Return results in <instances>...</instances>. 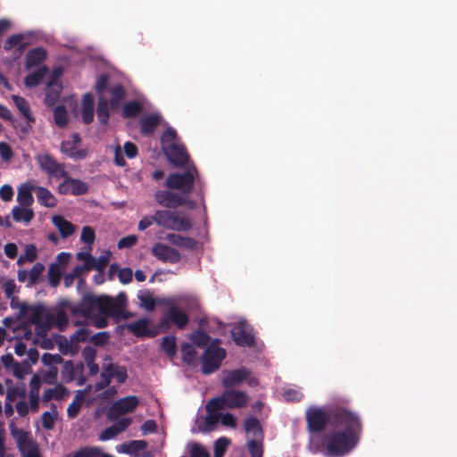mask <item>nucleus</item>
I'll use <instances>...</instances> for the list:
<instances>
[{
    "instance_id": "9d476101",
    "label": "nucleus",
    "mask_w": 457,
    "mask_h": 457,
    "mask_svg": "<svg viewBox=\"0 0 457 457\" xmlns=\"http://www.w3.org/2000/svg\"><path fill=\"white\" fill-rule=\"evenodd\" d=\"M63 181L58 187V192L61 195L71 194L72 195H83L87 194L88 186L83 180L79 179L71 178L67 172L66 176H63Z\"/></svg>"
},
{
    "instance_id": "a19ab883",
    "label": "nucleus",
    "mask_w": 457,
    "mask_h": 457,
    "mask_svg": "<svg viewBox=\"0 0 457 457\" xmlns=\"http://www.w3.org/2000/svg\"><path fill=\"white\" fill-rule=\"evenodd\" d=\"M128 329L136 337L148 336V321L145 319L138 320L128 325Z\"/></svg>"
},
{
    "instance_id": "2eb2a0df",
    "label": "nucleus",
    "mask_w": 457,
    "mask_h": 457,
    "mask_svg": "<svg viewBox=\"0 0 457 457\" xmlns=\"http://www.w3.org/2000/svg\"><path fill=\"white\" fill-rule=\"evenodd\" d=\"M164 322H170L179 329H184L189 322V318L188 315L177 305L171 304L164 314Z\"/></svg>"
},
{
    "instance_id": "cd10ccee",
    "label": "nucleus",
    "mask_w": 457,
    "mask_h": 457,
    "mask_svg": "<svg viewBox=\"0 0 457 457\" xmlns=\"http://www.w3.org/2000/svg\"><path fill=\"white\" fill-rule=\"evenodd\" d=\"M207 415L204 420L198 425V428L202 432H211L214 430L218 421L220 420V413L217 412L219 410H208L207 404L205 405Z\"/></svg>"
},
{
    "instance_id": "c756f323",
    "label": "nucleus",
    "mask_w": 457,
    "mask_h": 457,
    "mask_svg": "<svg viewBox=\"0 0 457 457\" xmlns=\"http://www.w3.org/2000/svg\"><path fill=\"white\" fill-rule=\"evenodd\" d=\"M46 58V51L43 47L30 49L26 54V67L32 68L39 65Z\"/></svg>"
},
{
    "instance_id": "49530a36",
    "label": "nucleus",
    "mask_w": 457,
    "mask_h": 457,
    "mask_svg": "<svg viewBox=\"0 0 457 457\" xmlns=\"http://www.w3.org/2000/svg\"><path fill=\"white\" fill-rule=\"evenodd\" d=\"M192 343L198 347H204L210 342L211 337L202 329H196L190 335Z\"/></svg>"
},
{
    "instance_id": "37998d69",
    "label": "nucleus",
    "mask_w": 457,
    "mask_h": 457,
    "mask_svg": "<svg viewBox=\"0 0 457 457\" xmlns=\"http://www.w3.org/2000/svg\"><path fill=\"white\" fill-rule=\"evenodd\" d=\"M23 38L24 37L22 34H13L6 38L4 48L6 51H10L14 46H18L20 52H22L27 46L26 44L22 43Z\"/></svg>"
},
{
    "instance_id": "f03ea898",
    "label": "nucleus",
    "mask_w": 457,
    "mask_h": 457,
    "mask_svg": "<svg viewBox=\"0 0 457 457\" xmlns=\"http://www.w3.org/2000/svg\"><path fill=\"white\" fill-rule=\"evenodd\" d=\"M127 303L125 292L119 293L115 297L87 293L79 303L71 304L69 311L73 316L92 319L96 328H104L108 326V318L119 322L129 317L130 313L126 312Z\"/></svg>"
},
{
    "instance_id": "6e6552de",
    "label": "nucleus",
    "mask_w": 457,
    "mask_h": 457,
    "mask_svg": "<svg viewBox=\"0 0 457 457\" xmlns=\"http://www.w3.org/2000/svg\"><path fill=\"white\" fill-rule=\"evenodd\" d=\"M226 357L225 349H213L207 347L202 356V372L209 375L219 370Z\"/></svg>"
},
{
    "instance_id": "2f4dec72",
    "label": "nucleus",
    "mask_w": 457,
    "mask_h": 457,
    "mask_svg": "<svg viewBox=\"0 0 457 457\" xmlns=\"http://www.w3.org/2000/svg\"><path fill=\"white\" fill-rule=\"evenodd\" d=\"M245 430L247 434H251L253 438L262 439L263 430L260 421L255 417H247L245 420Z\"/></svg>"
},
{
    "instance_id": "c9c22d12",
    "label": "nucleus",
    "mask_w": 457,
    "mask_h": 457,
    "mask_svg": "<svg viewBox=\"0 0 457 457\" xmlns=\"http://www.w3.org/2000/svg\"><path fill=\"white\" fill-rule=\"evenodd\" d=\"M23 457H41L37 444L30 438L24 440L21 445H17Z\"/></svg>"
},
{
    "instance_id": "e2e57ef3",
    "label": "nucleus",
    "mask_w": 457,
    "mask_h": 457,
    "mask_svg": "<svg viewBox=\"0 0 457 457\" xmlns=\"http://www.w3.org/2000/svg\"><path fill=\"white\" fill-rule=\"evenodd\" d=\"M190 457H210V454L202 445L195 443L190 449Z\"/></svg>"
},
{
    "instance_id": "f704fd0d",
    "label": "nucleus",
    "mask_w": 457,
    "mask_h": 457,
    "mask_svg": "<svg viewBox=\"0 0 457 457\" xmlns=\"http://www.w3.org/2000/svg\"><path fill=\"white\" fill-rule=\"evenodd\" d=\"M143 111V104L137 100L127 102L121 111L123 118H135Z\"/></svg>"
},
{
    "instance_id": "c85d7f7f",
    "label": "nucleus",
    "mask_w": 457,
    "mask_h": 457,
    "mask_svg": "<svg viewBox=\"0 0 457 457\" xmlns=\"http://www.w3.org/2000/svg\"><path fill=\"white\" fill-rule=\"evenodd\" d=\"M34 187L29 183H23L18 188L17 194V202L21 206H31L34 198L32 195V191Z\"/></svg>"
},
{
    "instance_id": "bf43d9fd",
    "label": "nucleus",
    "mask_w": 457,
    "mask_h": 457,
    "mask_svg": "<svg viewBox=\"0 0 457 457\" xmlns=\"http://www.w3.org/2000/svg\"><path fill=\"white\" fill-rule=\"evenodd\" d=\"M58 378V369L56 367H51L48 370L43 374V381L47 385L55 384Z\"/></svg>"
},
{
    "instance_id": "f3484780",
    "label": "nucleus",
    "mask_w": 457,
    "mask_h": 457,
    "mask_svg": "<svg viewBox=\"0 0 457 457\" xmlns=\"http://www.w3.org/2000/svg\"><path fill=\"white\" fill-rule=\"evenodd\" d=\"M231 336L238 346L252 347L255 345L254 336L251 332L246 331L243 325L234 327L231 330Z\"/></svg>"
},
{
    "instance_id": "0eeeda50",
    "label": "nucleus",
    "mask_w": 457,
    "mask_h": 457,
    "mask_svg": "<svg viewBox=\"0 0 457 457\" xmlns=\"http://www.w3.org/2000/svg\"><path fill=\"white\" fill-rule=\"evenodd\" d=\"M139 404V399L136 395H129L115 401L108 410V419L115 420L120 416L133 412Z\"/></svg>"
},
{
    "instance_id": "338daca9",
    "label": "nucleus",
    "mask_w": 457,
    "mask_h": 457,
    "mask_svg": "<svg viewBox=\"0 0 457 457\" xmlns=\"http://www.w3.org/2000/svg\"><path fill=\"white\" fill-rule=\"evenodd\" d=\"M137 237L135 235H129L120 238L118 242V248H129L136 245Z\"/></svg>"
},
{
    "instance_id": "412c9836",
    "label": "nucleus",
    "mask_w": 457,
    "mask_h": 457,
    "mask_svg": "<svg viewBox=\"0 0 457 457\" xmlns=\"http://www.w3.org/2000/svg\"><path fill=\"white\" fill-rule=\"evenodd\" d=\"M62 89V84L56 79H52L46 89L45 104L54 106L60 97Z\"/></svg>"
},
{
    "instance_id": "ea45409f",
    "label": "nucleus",
    "mask_w": 457,
    "mask_h": 457,
    "mask_svg": "<svg viewBox=\"0 0 457 457\" xmlns=\"http://www.w3.org/2000/svg\"><path fill=\"white\" fill-rule=\"evenodd\" d=\"M109 103L105 96H99L98 104L96 107V115L99 122L103 125H106L109 120Z\"/></svg>"
},
{
    "instance_id": "680f3d73",
    "label": "nucleus",
    "mask_w": 457,
    "mask_h": 457,
    "mask_svg": "<svg viewBox=\"0 0 457 457\" xmlns=\"http://www.w3.org/2000/svg\"><path fill=\"white\" fill-rule=\"evenodd\" d=\"M109 340V334L105 331L98 332L93 335L89 341L97 346L104 345Z\"/></svg>"
},
{
    "instance_id": "58836bf2",
    "label": "nucleus",
    "mask_w": 457,
    "mask_h": 457,
    "mask_svg": "<svg viewBox=\"0 0 457 457\" xmlns=\"http://www.w3.org/2000/svg\"><path fill=\"white\" fill-rule=\"evenodd\" d=\"M161 349L170 358L173 359L177 353V339L175 336H166L161 343Z\"/></svg>"
},
{
    "instance_id": "4be33fe9",
    "label": "nucleus",
    "mask_w": 457,
    "mask_h": 457,
    "mask_svg": "<svg viewBox=\"0 0 457 457\" xmlns=\"http://www.w3.org/2000/svg\"><path fill=\"white\" fill-rule=\"evenodd\" d=\"M68 316L63 311H59L54 315L50 313L46 314L45 324L46 329L54 326L60 330H63L68 326Z\"/></svg>"
},
{
    "instance_id": "c03bdc74",
    "label": "nucleus",
    "mask_w": 457,
    "mask_h": 457,
    "mask_svg": "<svg viewBox=\"0 0 457 457\" xmlns=\"http://www.w3.org/2000/svg\"><path fill=\"white\" fill-rule=\"evenodd\" d=\"M54 120L59 128L67 126L69 118L66 107L64 105H58L54 110Z\"/></svg>"
},
{
    "instance_id": "bb28decb",
    "label": "nucleus",
    "mask_w": 457,
    "mask_h": 457,
    "mask_svg": "<svg viewBox=\"0 0 457 457\" xmlns=\"http://www.w3.org/2000/svg\"><path fill=\"white\" fill-rule=\"evenodd\" d=\"M147 447V442L145 440H132L129 443H124L116 446V450L120 453H127L130 455L137 454L139 451Z\"/></svg>"
},
{
    "instance_id": "774afa93",
    "label": "nucleus",
    "mask_w": 457,
    "mask_h": 457,
    "mask_svg": "<svg viewBox=\"0 0 457 457\" xmlns=\"http://www.w3.org/2000/svg\"><path fill=\"white\" fill-rule=\"evenodd\" d=\"M133 272L130 268L120 269L118 272V278L120 283L129 284L132 281Z\"/></svg>"
},
{
    "instance_id": "1a4fd4ad",
    "label": "nucleus",
    "mask_w": 457,
    "mask_h": 457,
    "mask_svg": "<svg viewBox=\"0 0 457 457\" xmlns=\"http://www.w3.org/2000/svg\"><path fill=\"white\" fill-rule=\"evenodd\" d=\"M331 414L332 412L328 415L326 411L321 408H309L306 411L308 430L312 433L321 432L325 428L328 419H331Z\"/></svg>"
},
{
    "instance_id": "f8f14e48",
    "label": "nucleus",
    "mask_w": 457,
    "mask_h": 457,
    "mask_svg": "<svg viewBox=\"0 0 457 457\" xmlns=\"http://www.w3.org/2000/svg\"><path fill=\"white\" fill-rule=\"evenodd\" d=\"M163 151L169 162L176 167H183L188 162L189 155L183 145L172 143Z\"/></svg>"
},
{
    "instance_id": "5fc2aeb1",
    "label": "nucleus",
    "mask_w": 457,
    "mask_h": 457,
    "mask_svg": "<svg viewBox=\"0 0 457 457\" xmlns=\"http://www.w3.org/2000/svg\"><path fill=\"white\" fill-rule=\"evenodd\" d=\"M261 439L253 438L247 442V448L252 457H262V446L259 442Z\"/></svg>"
},
{
    "instance_id": "7ed1b4c3",
    "label": "nucleus",
    "mask_w": 457,
    "mask_h": 457,
    "mask_svg": "<svg viewBox=\"0 0 457 457\" xmlns=\"http://www.w3.org/2000/svg\"><path fill=\"white\" fill-rule=\"evenodd\" d=\"M165 187L171 190H179L180 194H191L195 185L198 186L197 195L204 202V190L199 179L197 169L193 165L182 173H170L166 180Z\"/></svg>"
},
{
    "instance_id": "ddd939ff",
    "label": "nucleus",
    "mask_w": 457,
    "mask_h": 457,
    "mask_svg": "<svg viewBox=\"0 0 457 457\" xmlns=\"http://www.w3.org/2000/svg\"><path fill=\"white\" fill-rule=\"evenodd\" d=\"M152 253L163 262L177 263L181 259L178 250L162 243H157L153 246Z\"/></svg>"
},
{
    "instance_id": "6e6d98bb",
    "label": "nucleus",
    "mask_w": 457,
    "mask_h": 457,
    "mask_svg": "<svg viewBox=\"0 0 457 457\" xmlns=\"http://www.w3.org/2000/svg\"><path fill=\"white\" fill-rule=\"evenodd\" d=\"M62 361H63L62 357L58 353L52 354L49 353H46L42 356L43 364L46 366H49L50 368L55 367L56 364L62 363Z\"/></svg>"
},
{
    "instance_id": "f257e3e1",
    "label": "nucleus",
    "mask_w": 457,
    "mask_h": 457,
    "mask_svg": "<svg viewBox=\"0 0 457 457\" xmlns=\"http://www.w3.org/2000/svg\"><path fill=\"white\" fill-rule=\"evenodd\" d=\"M331 421L336 429L326 436L324 444L317 445V451L326 457H343L359 443L362 423L355 412L345 407L332 411Z\"/></svg>"
},
{
    "instance_id": "69168bd1",
    "label": "nucleus",
    "mask_w": 457,
    "mask_h": 457,
    "mask_svg": "<svg viewBox=\"0 0 457 457\" xmlns=\"http://www.w3.org/2000/svg\"><path fill=\"white\" fill-rule=\"evenodd\" d=\"M220 420L221 424L225 427H229L232 428H236L237 427V419L233 414L229 412H226L224 414L220 413Z\"/></svg>"
},
{
    "instance_id": "393cba45",
    "label": "nucleus",
    "mask_w": 457,
    "mask_h": 457,
    "mask_svg": "<svg viewBox=\"0 0 457 457\" xmlns=\"http://www.w3.org/2000/svg\"><path fill=\"white\" fill-rule=\"evenodd\" d=\"M12 216L16 222L29 224L34 219L35 213L30 206H21L19 204L12 208Z\"/></svg>"
},
{
    "instance_id": "dca6fc26",
    "label": "nucleus",
    "mask_w": 457,
    "mask_h": 457,
    "mask_svg": "<svg viewBox=\"0 0 457 457\" xmlns=\"http://www.w3.org/2000/svg\"><path fill=\"white\" fill-rule=\"evenodd\" d=\"M250 374L251 371L247 368L228 370L222 378L221 385L224 388H233L247 379Z\"/></svg>"
},
{
    "instance_id": "4d7b16f0",
    "label": "nucleus",
    "mask_w": 457,
    "mask_h": 457,
    "mask_svg": "<svg viewBox=\"0 0 457 457\" xmlns=\"http://www.w3.org/2000/svg\"><path fill=\"white\" fill-rule=\"evenodd\" d=\"M80 239L82 242L87 245H92L96 239V233L93 228L90 226H85L82 228Z\"/></svg>"
},
{
    "instance_id": "aec40b11",
    "label": "nucleus",
    "mask_w": 457,
    "mask_h": 457,
    "mask_svg": "<svg viewBox=\"0 0 457 457\" xmlns=\"http://www.w3.org/2000/svg\"><path fill=\"white\" fill-rule=\"evenodd\" d=\"M101 377L115 378L119 384H123L128 378L127 370L124 366L109 363L104 368Z\"/></svg>"
},
{
    "instance_id": "0e129e2a",
    "label": "nucleus",
    "mask_w": 457,
    "mask_h": 457,
    "mask_svg": "<svg viewBox=\"0 0 457 457\" xmlns=\"http://www.w3.org/2000/svg\"><path fill=\"white\" fill-rule=\"evenodd\" d=\"M120 433L116 430V428L112 425L104 429L99 435L100 441H108L114 438Z\"/></svg>"
},
{
    "instance_id": "423d86ee",
    "label": "nucleus",
    "mask_w": 457,
    "mask_h": 457,
    "mask_svg": "<svg viewBox=\"0 0 457 457\" xmlns=\"http://www.w3.org/2000/svg\"><path fill=\"white\" fill-rule=\"evenodd\" d=\"M39 169L54 179H62L67 175L65 165L58 162L57 160L48 153L38 154L35 157Z\"/></svg>"
},
{
    "instance_id": "a18cd8bd",
    "label": "nucleus",
    "mask_w": 457,
    "mask_h": 457,
    "mask_svg": "<svg viewBox=\"0 0 457 457\" xmlns=\"http://www.w3.org/2000/svg\"><path fill=\"white\" fill-rule=\"evenodd\" d=\"M11 369L12 375L18 379H23L27 374L31 372L29 361H22L21 362L17 361Z\"/></svg>"
},
{
    "instance_id": "09e8293b",
    "label": "nucleus",
    "mask_w": 457,
    "mask_h": 457,
    "mask_svg": "<svg viewBox=\"0 0 457 457\" xmlns=\"http://www.w3.org/2000/svg\"><path fill=\"white\" fill-rule=\"evenodd\" d=\"M101 448L97 446H86L75 452L72 457H100Z\"/></svg>"
},
{
    "instance_id": "7c9ffc66",
    "label": "nucleus",
    "mask_w": 457,
    "mask_h": 457,
    "mask_svg": "<svg viewBox=\"0 0 457 457\" xmlns=\"http://www.w3.org/2000/svg\"><path fill=\"white\" fill-rule=\"evenodd\" d=\"M36 194L37 202L41 205L48 208H53L56 206L57 200L48 188L44 187H37L36 188Z\"/></svg>"
},
{
    "instance_id": "a211bd4d",
    "label": "nucleus",
    "mask_w": 457,
    "mask_h": 457,
    "mask_svg": "<svg viewBox=\"0 0 457 457\" xmlns=\"http://www.w3.org/2000/svg\"><path fill=\"white\" fill-rule=\"evenodd\" d=\"M45 307L41 304L37 305H29V304H23L22 305V315H27L31 321V323L36 324L40 327H45Z\"/></svg>"
},
{
    "instance_id": "3c124183",
    "label": "nucleus",
    "mask_w": 457,
    "mask_h": 457,
    "mask_svg": "<svg viewBox=\"0 0 457 457\" xmlns=\"http://www.w3.org/2000/svg\"><path fill=\"white\" fill-rule=\"evenodd\" d=\"M230 440L227 437H220L214 443V457H223Z\"/></svg>"
},
{
    "instance_id": "e433bc0d",
    "label": "nucleus",
    "mask_w": 457,
    "mask_h": 457,
    "mask_svg": "<svg viewBox=\"0 0 457 457\" xmlns=\"http://www.w3.org/2000/svg\"><path fill=\"white\" fill-rule=\"evenodd\" d=\"M84 402V391L79 390L72 402L69 404L67 408V416L70 419H74L78 416L82 403Z\"/></svg>"
},
{
    "instance_id": "4468645a",
    "label": "nucleus",
    "mask_w": 457,
    "mask_h": 457,
    "mask_svg": "<svg viewBox=\"0 0 457 457\" xmlns=\"http://www.w3.org/2000/svg\"><path fill=\"white\" fill-rule=\"evenodd\" d=\"M163 118L158 112H151L140 119V132L145 137H152L156 129L161 125Z\"/></svg>"
},
{
    "instance_id": "4c0bfd02",
    "label": "nucleus",
    "mask_w": 457,
    "mask_h": 457,
    "mask_svg": "<svg viewBox=\"0 0 457 457\" xmlns=\"http://www.w3.org/2000/svg\"><path fill=\"white\" fill-rule=\"evenodd\" d=\"M182 361L187 365H195L197 353L190 343L184 342L180 345Z\"/></svg>"
},
{
    "instance_id": "603ef678",
    "label": "nucleus",
    "mask_w": 457,
    "mask_h": 457,
    "mask_svg": "<svg viewBox=\"0 0 457 457\" xmlns=\"http://www.w3.org/2000/svg\"><path fill=\"white\" fill-rule=\"evenodd\" d=\"M177 138V132L174 129L171 127L167 128L162 137H161V144L162 146V149H165V147L169 146L170 144L175 143V140Z\"/></svg>"
},
{
    "instance_id": "13d9d810",
    "label": "nucleus",
    "mask_w": 457,
    "mask_h": 457,
    "mask_svg": "<svg viewBox=\"0 0 457 457\" xmlns=\"http://www.w3.org/2000/svg\"><path fill=\"white\" fill-rule=\"evenodd\" d=\"M283 396L287 402H300L303 394L298 389L289 388L285 390Z\"/></svg>"
},
{
    "instance_id": "20e7f679",
    "label": "nucleus",
    "mask_w": 457,
    "mask_h": 457,
    "mask_svg": "<svg viewBox=\"0 0 457 457\" xmlns=\"http://www.w3.org/2000/svg\"><path fill=\"white\" fill-rule=\"evenodd\" d=\"M248 401L249 396L245 392L230 387L226 388L219 396L210 399L207 402V409H241L247 405Z\"/></svg>"
},
{
    "instance_id": "39448f33",
    "label": "nucleus",
    "mask_w": 457,
    "mask_h": 457,
    "mask_svg": "<svg viewBox=\"0 0 457 457\" xmlns=\"http://www.w3.org/2000/svg\"><path fill=\"white\" fill-rule=\"evenodd\" d=\"M155 223L167 229L176 231H188L192 228V222L187 217H179L170 210H157Z\"/></svg>"
},
{
    "instance_id": "473e14b6",
    "label": "nucleus",
    "mask_w": 457,
    "mask_h": 457,
    "mask_svg": "<svg viewBox=\"0 0 457 457\" xmlns=\"http://www.w3.org/2000/svg\"><path fill=\"white\" fill-rule=\"evenodd\" d=\"M67 388L62 384H57L54 388H46L43 393L42 400L48 403L52 399L60 401L67 395Z\"/></svg>"
},
{
    "instance_id": "8fccbe9b",
    "label": "nucleus",
    "mask_w": 457,
    "mask_h": 457,
    "mask_svg": "<svg viewBox=\"0 0 457 457\" xmlns=\"http://www.w3.org/2000/svg\"><path fill=\"white\" fill-rule=\"evenodd\" d=\"M9 428L12 436L16 440L17 445H21L24 443L25 439L29 437L28 432L21 428H18L13 422L10 424Z\"/></svg>"
},
{
    "instance_id": "9b49d317",
    "label": "nucleus",
    "mask_w": 457,
    "mask_h": 457,
    "mask_svg": "<svg viewBox=\"0 0 457 457\" xmlns=\"http://www.w3.org/2000/svg\"><path fill=\"white\" fill-rule=\"evenodd\" d=\"M155 202L167 209L183 206L182 194L170 190H157L154 193Z\"/></svg>"
},
{
    "instance_id": "a878e982",
    "label": "nucleus",
    "mask_w": 457,
    "mask_h": 457,
    "mask_svg": "<svg viewBox=\"0 0 457 457\" xmlns=\"http://www.w3.org/2000/svg\"><path fill=\"white\" fill-rule=\"evenodd\" d=\"M109 93L111 95L110 101L108 102L111 109L114 110L119 108L120 103L124 100L127 96V92L125 87L117 83L112 86L109 89Z\"/></svg>"
},
{
    "instance_id": "052dcab7",
    "label": "nucleus",
    "mask_w": 457,
    "mask_h": 457,
    "mask_svg": "<svg viewBox=\"0 0 457 457\" xmlns=\"http://www.w3.org/2000/svg\"><path fill=\"white\" fill-rule=\"evenodd\" d=\"M108 76L107 75H101L98 77L96 80V84L95 86V89L96 91V94L99 96H104L103 94L106 90L108 86Z\"/></svg>"
},
{
    "instance_id": "6ab92c4d",
    "label": "nucleus",
    "mask_w": 457,
    "mask_h": 457,
    "mask_svg": "<svg viewBox=\"0 0 457 457\" xmlns=\"http://www.w3.org/2000/svg\"><path fill=\"white\" fill-rule=\"evenodd\" d=\"M60 151L62 154L74 161L83 160L87 158L88 154V151L87 149L77 148V145H74V143L70 140H65L61 143Z\"/></svg>"
},
{
    "instance_id": "5701e85b",
    "label": "nucleus",
    "mask_w": 457,
    "mask_h": 457,
    "mask_svg": "<svg viewBox=\"0 0 457 457\" xmlns=\"http://www.w3.org/2000/svg\"><path fill=\"white\" fill-rule=\"evenodd\" d=\"M166 239L172 245L180 248L195 250L198 247V242L188 237H183L179 234L170 233L166 236Z\"/></svg>"
},
{
    "instance_id": "b1692460",
    "label": "nucleus",
    "mask_w": 457,
    "mask_h": 457,
    "mask_svg": "<svg viewBox=\"0 0 457 457\" xmlns=\"http://www.w3.org/2000/svg\"><path fill=\"white\" fill-rule=\"evenodd\" d=\"M52 222L57 228L63 238L71 237L76 230V227L71 222L65 220L62 215H54Z\"/></svg>"
},
{
    "instance_id": "de8ad7c7",
    "label": "nucleus",
    "mask_w": 457,
    "mask_h": 457,
    "mask_svg": "<svg viewBox=\"0 0 457 457\" xmlns=\"http://www.w3.org/2000/svg\"><path fill=\"white\" fill-rule=\"evenodd\" d=\"M62 270L57 263H53L48 269V280L52 287H57L60 284Z\"/></svg>"
},
{
    "instance_id": "864d4df0",
    "label": "nucleus",
    "mask_w": 457,
    "mask_h": 457,
    "mask_svg": "<svg viewBox=\"0 0 457 457\" xmlns=\"http://www.w3.org/2000/svg\"><path fill=\"white\" fill-rule=\"evenodd\" d=\"M44 265L40 262H37L32 266L29 271H28L30 285H34L38 281L40 275L44 271Z\"/></svg>"
},
{
    "instance_id": "72a5a7b5",
    "label": "nucleus",
    "mask_w": 457,
    "mask_h": 457,
    "mask_svg": "<svg viewBox=\"0 0 457 457\" xmlns=\"http://www.w3.org/2000/svg\"><path fill=\"white\" fill-rule=\"evenodd\" d=\"M48 70L47 67L42 66L39 67L37 71H35L32 73H29L26 76L24 79V84L27 87H34L38 86L43 79L45 78L46 74L47 73Z\"/></svg>"
},
{
    "instance_id": "79ce46f5",
    "label": "nucleus",
    "mask_w": 457,
    "mask_h": 457,
    "mask_svg": "<svg viewBox=\"0 0 457 457\" xmlns=\"http://www.w3.org/2000/svg\"><path fill=\"white\" fill-rule=\"evenodd\" d=\"M12 100H13L16 107L21 112V113L29 121L34 122L35 119H34V117H32V115L30 113L29 103L23 97L19 96H12Z\"/></svg>"
}]
</instances>
